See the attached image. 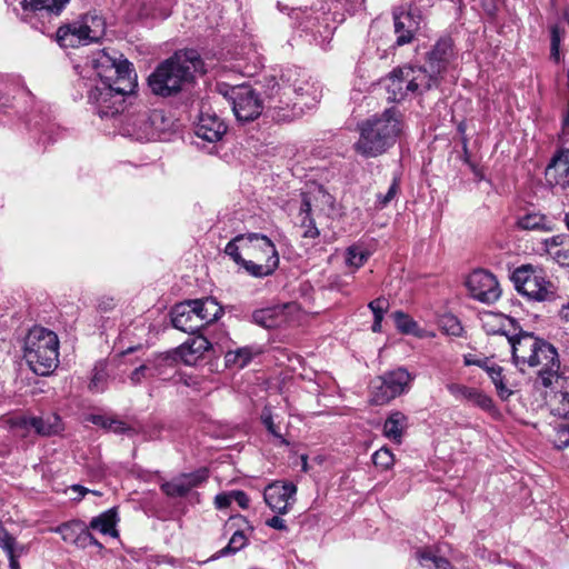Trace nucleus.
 Segmentation results:
<instances>
[{"instance_id": "obj_44", "label": "nucleus", "mask_w": 569, "mask_h": 569, "mask_svg": "<svg viewBox=\"0 0 569 569\" xmlns=\"http://www.w3.org/2000/svg\"><path fill=\"white\" fill-rule=\"evenodd\" d=\"M370 257V251L362 244H352L346 250V264L355 270L359 269Z\"/></svg>"}, {"instance_id": "obj_20", "label": "nucleus", "mask_w": 569, "mask_h": 569, "mask_svg": "<svg viewBox=\"0 0 569 569\" xmlns=\"http://www.w3.org/2000/svg\"><path fill=\"white\" fill-rule=\"evenodd\" d=\"M208 479L207 469L183 473L161 486L162 491L169 497H183L192 488L198 487Z\"/></svg>"}, {"instance_id": "obj_15", "label": "nucleus", "mask_w": 569, "mask_h": 569, "mask_svg": "<svg viewBox=\"0 0 569 569\" xmlns=\"http://www.w3.org/2000/svg\"><path fill=\"white\" fill-rule=\"evenodd\" d=\"M92 64L99 78L98 80L126 83L133 82L136 77L131 63L127 59H122V54L116 57L102 50L93 59Z\"/></svg>"}, {"instance_id": "obj_1", "label": "nucleus", "mask_w": 569, "mask_h": 569, "mask_svg": "<svg viewBox=\"0 0 569 569\" xmlns=\"http://www.w3.org/2000/svg\"><path fill=\"white\" fill-rule=\"evenodd\" d=\"M481 326L488 335L507 337L511 349L512 362L521 371L537 369L545 386L557 377L559 356L557 349L531 332L523 331L515 319L501 313L486 312L481 316Z\"/></svg>"}, {"instance_id": "obj_57", "label": "nucleus", "mask_w": 569, "mask_h": 569, "mask_svg": "<svg viewBox=\"0 0 569 569\" xmlns=\"http://www.w3.org/2000/svg\"><path fill=\"white\" fill-rule=\"evenodd\" d=\"M89 420L99 427H102L108 430L111 423V417L104 415H91Z\"/></svg>"}, {"instance_id": "obj_6", "label": "nucleus", "mask_w": 569, "mask_h": 569, "mask_svg": "<svg viewBox=\"0 0 569 569\" xmlns=\"http://www.w3.org/2000/svg\"><path fill=\"white\" fill-rule=\"evenodd\" d=\"M133 89V82L114 83L96 80L88 91V101L100 118L113 117L124 110L126 96Z\"/></svg>"}, {"instance_id": "obj_54", "label": "nucleus", "mask_w": 569, "mask_h": 569, "mask_svg": "<svg viewBox=\"0 0 569 569\" xmlns=\"http://www.w3.org/2000/svg\"><path fill=\"white\" fill-rule=\"evenodd\" d=\"M443 328L447 331V333L452 336H460L462 332V327L455 317H446L442 320Z\"/></svg>"}, {"instance_id": "obj_23", "label": "nucleus", "mask_w": 569, "mask_h": 569, "mask_svg": "<svg viewBox=\"0 0 569 569\" xmlns=\"http://www.w3.org/2000/svg\"><path fill=\"white\" fill-rule=\"evenodd\" d=\"M172 326L187 333H196L201 329V322L196 316L191 300L176 305L171 311Z\"/></svg>"}, {"instance_id": "obj_46", "label": "nucleus", "mask_w": 569, "mask_h": 569, "mask_svg": "<svg viewBox=\"0 0 569 569\" xmlns=\"http://www.w3.org/2000/svg\"><path fill=\"white\" fill-rule=\"evenodd\" d=\"M487 375L493 382L499 397L501 399H507L511 395V391L507 388V386L503 382L502 368L498 365H491V367L488 369Z\"/></svg>"}, {"instance_id": "obj_19", "label": "nucleus", "mask_w": 569, "mask_h": 569, "mask_svg": "<svg viewBox=\"0 0 569 569\" xmlns=\"http://www.w3.org/2000/svg\"><path fill=\"white\" fill-rule=\"evenodd\" d=\"M457 59V51L451 37L439 38L431 49L426 53V66L440 79Z\"/></svg>"}, {"instance_id": "obj_61", "label": "nucleus", "mask_w": 569, "mask_h": 569, "mask_svg": "<svg viewBox=\"0 0 569 569\" xmlns=\"http://www.w3.org/2000/svg\"><path fill=\"white\" fill-rule=\"evenodd\" d=\"M296 365L301 366V358L299 356H289L287 355V373L289 371H296Z\"/></svg>"}, {"instance_id": "obj_64", "label": "nucleus", "mask_w": 569, "mask_h": 569, "mask_svg": "<svg viewBox=\"0 0 569 569\" xmlns=\"http://www.w3.org/2000/svg\"><path fill=\"white\" fill-rule=\"evenodd\" d=\"M562 132L569 136V102L562 114Z\"/></svg>"}, {"instance_id": "obj_58", "label": "nucleus", "mask_w": 569, "mask_h": 569, "mask_svg": "<svg viewBox=\"0 0 569 569\" xmlns=\"http://www.w3.org/2000/svg\"><path fill=\"white\" fill-rule=\"evenodd\" d=\"M108 430L113 431L114 433H124L129 430V427L122 420L111 417V423Z\"/></svg>"}, {"instance_id": "obj_21", "label": "nucleus", "mask_w": 569, "mask_h": 569, "mask_svg": "<svg viewBox=\"0 0 569 569\" xmlns=\"http://www.w3.org/2000/svg\"><path fill=\"white\" fill-rule=\"evenodd\" d=\"M227 132V124L216 113L202 111L196 124L194 133L208 142H218Z\"/></svg>"}, {"instance_id": "obj_34", "label": "nucleus", "mask_w": 569, "mask_h": 569, "mask_svg": "<svg viewBox=\"0 0 569 569\" xmlns=\"http://www.w3.org/2000/svg\"><path fill=\"white\" fill-rule=\"evenodd\" d=\"M382 376L388 383L390 395H396V397L407 392L415 379V377L403 367L388 371Z\"/></svg>"}, {"instance_id": "obj_47", "label": "nucleus", "mask_w": 569, "mask_h": 569, "mask_svg": "<svg viewBox=\"0 0 569 569\" xmlns=\"http://www.w3.org/2000/svg\"><path fill=\"white\" fill-rule=\"evenodd\" d=\"M551 441L557 449L569 447V425L559 423L553 428Z\"/></svg>"}, {"instance_id": "obj_2", "label": "nucleus", "mask_w": 569, "mask_h": 569, "mask_svg": "<svg viewBox=\"0 0 569 569\" xmlns=\"http://www.w3.org/2000/svg\"><path fill=\"white\" fill-rule=\"evenodd\" d=\"M351 8V0H315L310 7L291 9L288 16L293 29L311 34L323 47Z\"/></svg>"}, {"instance_id": "obj_10", "label": "nucleus", "mask_w": 569, "mask_h": 569, "mask_svg": "<svg viewBox=\"0 0 569 569\" xmlns=\"http://www.w3.org/2000/svg\"><path fill=\"white\" fill-rule=\"evenodd\" d=\"M224 252L233 261H242V257L252 258L258 261L278 257L272 241L268 237L259 233L237 236L227 243Z\"/></svg>"}, {"instance_id": "obj_37", "label": "nucleus", "mask_w": 569, "mask_h": 569, "mask_svg": "<svg viewBox=\"0 0 569 569\" xmlns=\"http://www.w3.org/2000/svg\"><path fill=\"white\" fill-rule=\"evenodd\" d=\"M234 262L242 266L251 276L260 278L273 272L279 263V257H271L263 261L242 257V261Z\"/></svg>"}, {"instance_id": "obj_52", "label": "nucleus", "mask_w": 569, "mask_h": 569, "mask_svg": "<svg viewBox=\"0 0 569 569\" xmlns=\"http://www.w3.org/2000/svg\"><path fill=\"white\" fill-rule=\"evenodd\" d=\"M399 192V180L395 178L386 194H378V202L381 208L387 207Z\"/></svg>"}, {"instance_id": "obj_38", "label": "nucleus", "mask_w": 569, "mask_h": 569, "mask_svg": "<svg viewBox=\"0 0 569 569\" xmlns=\"http://www.w3.org/2000/svg\"><path fill=\"white\" fill-rule=\"evenodd\" d=\"M264 501L276 513H284V482L274 481L264 489Z\"/></svg>"}, {"instance_id": "obj_26", "label": "nucleus", "mask_w": 569, "mask_h": 569, "mask_svg": "<svg viewBox=\"0 0 569 569\" xmlns=\"http://www.w3.org/2000/svg\"><path fill=\"white\" fill-rule=\"evenodd\" d=\"M545 174L551 186L569 188V150L556 153L547 166Z\"/></svg>"}, {"instance_id": "obj_27", "label": "nucleus", "mask_w": 569, "mask_h": 569, "mask_svg": "<svg viewBox=\"0 0 569 569\" xmlns=\"http://www.w3.org/2000/svg\"><path fill=\"white\" fill-rule=\"evenodd\" d=\"M547 256L561 267H569V236L557 234L542 242Z\"/></svg>"}, {"instance_id": "obj_3", "label": "nucleus", "mask_w": 569, "mask_h": 569, "mask_svg": "<svg viewBox=\"0 0 569 569\" xmlns=\"http://www.w3.org/2000/svg\"><path fill=\"white\" fill-rule=\"evenodd\" d=\"M401 132V122L392 110L372 117L359 124V139L355 143L357 153L376 158L392 147Z\"/></svg>"}, {"instance_id": "obj_25", "label": "nucleus", "mask_w": 569, "mask_h": 569, "mask_svg": "<svg viewBox=\"0 0 569 569\" xmlns=\"http://www.w3.org/2000/svg\"><path fill=\"white\" fill-rule=\"evenodd\" d=\"M405 68L409 76L408 84H413V94H422L440 84L441 79L427 66L406 64Z\"/></svg>"}, {"instance_id": "obj_11", "label": "nucleus", "mask_w": 569, "mask_h": 569, "mask_svg": "<svg viewBox=\"0 0 569 569\" xmlns=\"http://www.w3.org/2000/svg\"><path fill=\"white\" fill-rule=\"evenodd\" d=\"M164 116L160 110H150L146 107L129 112L123 119V133L136 140H151L164 130Z\"/></svg>"}, {"instance_id": "obj_36", "label": "nucleus", "mask_w": 569, "mask_h": 569, "mask_svg": "<svg viewBox=\"0 0 569 569\" xmlns=\"http://www.w3.org/2000/svg\"><path fill=\"white\" fill-rule=\"evenodd\" d=\"M407 417L400 411H392L383 423V436L400 443L407 428Z\"/></svg>"}, {"instance_id": "obj_7", "label": "nucleus", "mask_w": 569, "mask_h": 569, "mask_svg": "<svg viewBox=\"0 0 569 569\" xmlns=\"http://www.w3.org/2000/svg\"><path fill=\"white\" fill-rule=\"evenodd\" d=\"M70 0H6V3L21 20L41 32L60 16Z\"/></svg>"}, {"instance_id": "obj_32", "label": "nucleus", "mask_w": 569, "mask_h": 569, "mask_svg": "<svg viewBox=\"0 0 569 569\" xmlns=\"http://www.w3.org/2000/svg\"><path fill=\"white\" fill-rule=\"evenodd\" d=\"M252 319L254 323L266 329L279 328L284 323V305L256 310L252 313Z\"/></svg>"}, {"instance_id": "obj_53", "label": "nucleus", "mask_w": 569, "mask_h": 569, "mask_svg": "<svg viewBox=\"0 0 569 569\" xmlns=\"http://www.w3.org/2000/svg\"><path fill=\"white\" fill-rule=\"evenodd\" d=\"M561 31L557 26L551 28V57L558 61L560 59L559 47L561 41Z\"/></svg>"}, {"instance_id": "obj_63", "label": "nucleus", "mask_w": 569, "mask_h": 569, "mask_svg": "<svg viewBox=\"0 0 569 569\" xmlns=\"http://www.w3.org/2000/svg\"><path fill=\"white\" fill-rule=\"evenodd\" d=\"M21 553L22 552H20V551H13L12 553H7L8 559H9V567H10V569H20L18 557Z\"/></svg>"}, {"instance_id": "obj_31", "label": "nucleus", "mask_w": 569, "mask_h": 569, "mask_svg": "<svg viewBox=\"0 0 569 569\" xmlns=\"http://www.w3.org/2000/svg\"><path fill=\"white\" fill-rule=\"evenodd\" d=\"M210 342L203 336H197L178 348V355L186 365H193L206 351Z\"/></svg>"}, {"instance_id": "obj_24", "label": "nucleus", "mask_w": 569, "mask_h": 569, "mask_svg": "<svg viewBox=\"0 0 569 569\" xmlns=\"http://www.w3.org/2000/svg\"><path fill=\"white\" fill-rule=\"evenodd\" d=\"M172 363L173 358L168 355L156 356L136 368L130 376V380L132 383L137 385L140 383L142 379L163 377L167 375V370Z\"/></svg>"}, {"instance_id": "obj_45", "label": "nucleus", "mask_w": 569, "mask_h": 569, "mask_svg": "<svg viewBox=\"0 0 569 569\" xmlns=\"http://www.w3.org/2000/svg\"><path fill=\"white\" fill-rule=\"evenodd\" d=\"M392 317L395 319L396 327L402 333L421 337L418 323L410 316L402 311H396L392 313Z\"/></svg>"}, {"instance_id": "obj_13", "label": "nucleus", "mask_w": 569, "mask_h": 569, "mask_svg": "<svg viewBox=\"0 0 569 569\" xmlns=\"http://www.w3.org/2000/svg\"><path fill=\"white\" fill-rule=\"evenodd\" d=\"M224 97L232 106V111L239 122L256 120L263 110V101L250 86H236L226 91Z\"/></svg>"}, {"instance_id": "obj_60", "label": "nucleus", "mask_w": 569, "mask_h": 569, "mask_svg": "<svg viewBox=\"0 0 569 569\" xmlns=\"http://www.w3.org/2000/svg\"><path fill=\"white\" fill-rule=\"evenodd\" d=\"M266 525L273 529L281 530L284 528V519L281 517V515L278 513V515L273 516L272 518L267 519Z\"/></svg>"}, {"instance_id": "obj_59", "label": "nucleus", "mask_w": 569, "mask_h": 569, "mask_svg": "<svg viewBox=\"0 0 569 569\" xmlns=\"http://www.w3.org/2000/svg\"><path fill=\"white\" fill-rule=\"evenodd\" d=\"M232 501H236L238 506L241 507L242 509H246L249 506L248 496L240 490L232 491Z\"/></svg>"}, {"instance_id": "obj_42", "label": "nucleus", "mask_w": 569, "mask_h": 569, "mask_svg": "<svg viewBox=\"0 0 569 569\" xmlns=\"http://www.w3.org/2000/svg\"><path fill=\"white\" fill-rule=\"evenodd\" d=\"M252 357L253 352L250 347H241L236 350H229L224 355L226 367L242 369L251 361Z\"/></svg>"}, {"instance_id": "obj_30", "label": "nucleus", "mask_w": 569, "mask_h": 569, "mask_svg": "<svg viewBox=\"0 0 569 569\" xmlns=\"http://www.w3.org/2000/svg\"><path fill=\"white\" fill-rule=\"evenodd\" d=\"M516 226L525 231L549 232L552 230V221L543 213L536 210H525L517 216Z\"/></svg>"}, {"instance_id": "obj_9", "label": "nucleus", "mask_w": 569, "mask_h": 569, "mask_svg": "<svg viewBox=\"0 0 569 569\" xmlns=\"http://www.w3.org/2000/svg\"><path fill=\"white\" fill-rule=\"evenodd\" d=\"M106 31V22L96 13H87L76 21L61 26L57 38L63 47L87 46L99 41Z\"/></svg>"}, {"instance_id": "obj_4", "label": "nucleus", "mask_w": 569, "mask_h": 569, "mask_svg": "<svg viewBox=\"0 0 569 569\" xmlns=\"http://www.w3.org/2000/svg\"><path fill=\"white\" fill-rule=\"evenodd\" d=\"M200 68L201 60L196 51L176 53L149 76L148 86L157 96H172L179 92L183 83L191 80L192 72Z\"/></svg>"}, {"instance_id": "obj_40", "label": "nucleus", "mask_w": 569, "mask_h": 569, "mask_svg": "<svg viewBox=\"0 0 569 569\" xmlns=\"http://www.w3.org/2000/svg\"><path fill=\"white\" fill-rule=\"evenodd\" d=\"M50 531L60 533L66 542H76L78 538L83 535V531H86V525L80 520H72L63 522L56 528H50Z\"/></svg>"}, {"instance_id": "obj_16", "label": "nucleus", "mask_w": 569, "mask_h": 569, "mask_svg": "<svg viewBox=\"0 0 569 569\" xmlns=\"http://www.w3.org/2000/svg\"><path fill=\"white\" fill-rule=\"evenodd\" d=\"M393 33L396 36L395 47H402L411 43L423 20L421 10L412 4L399 6L392 11Z\"/></svg>"}, {"instance_id": "obj_14", "label": "nucleus", "mask_w": 569, "mask_h": 569, "mask_svg": "<svg viewBox=\"0 0 569 569\" xmlns=\"http://www.w3.org/2000/svg\"><path fill=\"white\" fill-rule=\"evenodd\" d=\"M290 92H287V109H290V114L287 113V119L300 118L307 110L316 107L320 99L321 91L311 82L309 77L303 76L296 79L289 86Z\"/></svg>"}, {"instance_id": "obj_51", "label": "nucleus", "mask_w": 569, "mask_h": 569, "mask_svg": "<svg viewBox=\"0 0 569 569\" xmlns=\"http://www.w3.org/2000/svg\"><path fill=\"white\" fill-rule=\"evenodd\" d=\"M308 456L306 453H297L289 451V455H287V466L289 467H299L300 471L306 472L308 469Z\"/></svg>"}, {"instance_id": "obj_12", "label": "nucleus", "mask_w": 569, "mask_h": 569, "mask_svg": "<svg viewBox=\"0 0 569 569\" xmlns=\"http://www.w3.org/2000/svg\"><path fill=\"white\" fill-rule=\"evenodd\" d=\"M333 204V197L319 184H312L301 193L298 220L302 237L313 239L319 236V230L310 217L312 207L323 209V207L332 208Z\"/></svg>"}, {"instance_id": "obj_35", "label": "nucleus", "mask_w": 569, "mask_h": 569, "mask_svg": "<svg viewBox=\"0 0 569 569\" xmlns=\"http://www.w3.org/2000/svg\"><path fill=\"white\" fill-rule=\"evenodd\" d=\"M420 565L427 569H453L450 561L441 555L440 548H422L416 551Z\"/></svg>"}, {"instance_id": "obj_43", "label": "nucleus", "mask_w": 569, "mask_h": 569, "mask_svg": "<svg viewBox=\"0 0 569 569\" xmlns=\"http://www.w3.org/2000/svg\"><path fill=\"white\" fill-rule=\"evenodd\" d=\"M395 398L396 395H390V389L383 376L376 378L371 382V401L373 405L382 406Z\"/></svg>"}, {"instance_id": "obj_49", "label": "nucleus", "mask_w": 569, "mask_h": 569, "mask_svg": "<svg viewBox=\"0 0 569 569\" xmlns=\"http://www.w3.org/2000/svg\"><path fill=\"white\" fill-rule=\"evenodd\" d=\"M261 421L264 425V427L267 428V430L279 441V443L284 442V438L280 433L279 426H276V423H274L273 413L270 408L266 407L262 410Z\"/></svg>"}, {"instance_id": "obj_28", "label": "nucleus", "mask_w": 569, "mask_h": 569, "mask_svg": "<svg viewBox=\"0 0 569 569\" xmlns=\"http://www.w3.org/2000/svg\"><path fill=\"white\" fill-rule=\"evenodd\" d=\"M409 76L405 66L395 69L388 79L387 90L389 99L392 101L403 100L409 94H413V84L409 86Z\"/></svg>"}, {"instance_id": "obj_17", "label": "nucleus", "mask_w": 569, "mask_h": 569, "mask_svg": "<svg viewBox=\"0 0 569 569\" xmlns=\"http://www.w3.org/2000/svg\"><path fill=\"white\" fill-rule=\"evenodd\" d=\"M10 429L18 436L26 437L31 431L34 433L48 437L59 432L60 418L57 415L44 417H33L26 415H18L7 419Z\"/></svg>"}, {"instance_id": "obj_56", "label": "nucleus", "mask_w": 569, "mask_h": 569, "mask_svg": "<svg viewBox=\"0 0 569 569\" xmlns=\"http://www.w3.org/2000/svg\"><path fill=\"white\" fill-rule=\"evenodd\" d=\"M231 502L232 491L219 493L214 498V506L217 509H226L231 505Z\"/></svg>"}, {"instance_id": "obj_33", "label": "nucleus", "mask_w": 569, "mask_h": 569, "mask_svg": "<svg viewBox=\"0 0 569 569\" xmlns=\"http://www.w3.org/2000/svg\"><path fill=\"white\" fill-rule=\"evenodd\" d=\"M192 308L201 322V329L216 321L222 313V308L212 298L191 300Z\"/></svg>"}, {"instance_id": "obj_22", "label": "nucleus", "mask_w": 569, "mask_h": 569, "mask_svg": "<svg viewBox=\"0 0 569 569\" xmlns=\"http://www.w3.org/2000/svg\"><path fill=\"white\" fill-rule=\"evenodd\" d=\"M446 388L458 401H467L485 411H490L493 408L492 399L480 389L457 382H449Z\"/></svg>"}, {"instance_id": "obj_50", "label": "nucleus", "mask_w": 569, "mask_h": 569, "mask_svg": "<svg viewBox=\"0 0 569 569\" xmlns=\"http://www.w3.org/2000/svg\"><path fill=\"white\" fill-rule=\"evenodd\" d=\"M372 461L377 467L387 470L393 466V453L388 448L382 447L372 455Z\"/></svg>"}, {"instance_id": "obj_8", "label": "nucleus", "mask_w": 569, "mask_h": 569, "mask_svg": "<svg viewBox=\"0 0 569 569\" xmlns=\"http://www.w3.org/2000/svg\"><path fill=\"white\" fill-rule=\"evenodd\" d=\"M516 290L532 301H551L556 298L557 288L541 268L522 264L511 274Z\"/></svg>"}, {"instance_id": "obj_55", "label": "nucleus", "mask_w": 569, "mask_h": 569, "mask_svg": "<svg viewBox=\"0 0 569 569\" xmlns=\"http://www.w3.org/2000/svg\"><path fill=\"white\" fill-rule=\"evenodd\" d=\"M368 307L372 313H386L389 308V302L387 299L380 297L369 302Z\"/></svg>"}, {"instance_id": "obj_29", "label": "nucleus", "mask_w": 569, "mask_h": 569, "mask_svg": "<svg viewBox=\"0 0 569 569\" xmlns=\"http://www.w3.org/2000/svg\"><path fill=\"white\" fill-rule=\"evenodd\" d=\"M560 366L557 369V377L552 379V382L549 385L551 387L553 383L560 385L561 390L555 395L553 403L551 405V411L553 415L569 418V377L559 375ZM538 380L542 383L540 376L538 375ZM548 388V386H546Z\"/></svg>"}, {"instance_id": "obj_5", "label": "nucleus", "mask_w": 569, "mask_h": 569, "mask_svg": "<svg viewBox=\"0 0 569 569\" xmlns=\"http://www.w3.org/2000/svg\"><path fill=\"white\" fill-rule=\"evenodd\" d=\"M23 358L29 368L39 376H48L59 363V338L44 327H32L23 343Z\"/></svg>"}, {"instance_id": "obj_18", "label": "nucleus", "mask_w": 569, "mask_h": 569, "mask_svg": "<svg viewBox=\"0 0 569 569\" xmlns=\"http://www.w3.org/2000/svg\"><path fill=\"white\" fill-rule=\"evenodd\" d=\"M470 296L483 303H492L500 297L497 278L489 271L479 269L471 272L466 281Z\"/></svg>"}, {"instance_id": "obj_41", "label": "nucleus", "mask_w": 569, "mask_h": 569, "mask_svg": "<svg viewBox=\"0 0 569 569\" xmlns=\"http://www.w3.org/2000/svg\"><path fill=\"white\" fill-rule=\"evenodd\" d=\"M247 545H248V538H247L244 531L242 529H238L232 533L228 545L224 548L217 551L210 558V560H216V559H219L222 557H227L229 555H234L236 552L242 550Z\"/></svg>"}, {"instance_id": "obj_48", "label": "nucleus", "mask_w": 569, "mask_h": 569, "mask_svg": "<svg viewBox=\"0 0 569 569\" xmlns=\"http://www.w3.org/2000/svg\"><path fill=\"white\" fill-rule=\"evenodd\" d=\"M0 548L6 553H12L13 551H20V552L24 551V547L18 545L16 538L12 537L8 532V530L2 526H0Z\"/></svg>"}, {"instance_id": "obj_39", "label": "nucleus", "mask_w": 569, "mask_h": 569, "mask_svg": "<svg viewBox=\"0 0 569 569\" xmlns=\"http://www.w3.org/2000/svg\"><path fill=\"white\" fill-rule=\"evenodd\" d=\"M118 521L117 511L114 509H109L98 517H94L90 521V528L101 532L102 535H109L112 537L118 536V531L116 530V525Z\"/></svg>"}, {"instance_id": "obj_62", "label": "nucleus", "mask_w": 569, "mask_h": 569, "mask_svg": "<svg viewBox=\"0 0 569 569\" xmlns=\"http://www.w3.org/2000/svg\"><path fill=\"white\" fill-rule=\"evenodd\" d=\"M103 380L102 372H96L90 382V389L94 391H100L102 388L99 387V383Z\"/></svg>"}]
</instances>
